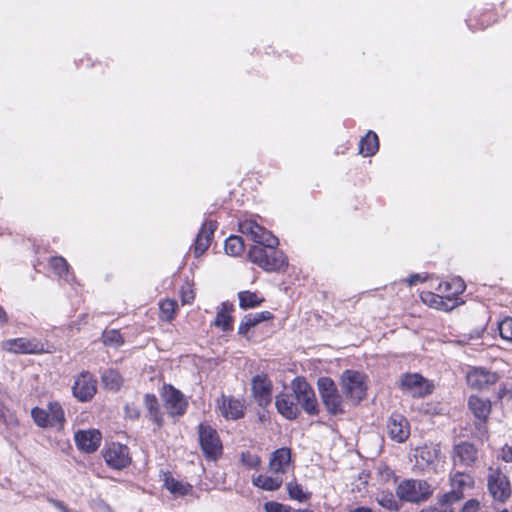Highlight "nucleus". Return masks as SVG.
Listing matches in <instances>:
<instances>
[{
	"instance_id": "42",
	"label": "nucleus",
	"mask_w": 512,
	"mask_h": 512,
	"mask_svg": "<svg viewBox=\"0 0 512 512\" xmlns=\"http://www.w3.org/2000/svg\"><path fill=\"white\" fill-rule=\"evenodd\" d=\"M240 461L248 469H258L261 465V458L250 451L241 452Z\"/></svg>"
},
{
	"instance_id": "8",
	"label": "nucleus",
	"mask_w": 512,
	"mask_h": 512,
	"mask_svg": "<svg viewBox=\"0 0 512 512\" xmlns=\"http://www.w3.org/2000/svg\"><path fill=\"white\" fill-rule=\"evenodd\" d=\"M318 390L324 407L330 415L345 413L343 396L331 378L321 377L318 380Z\"/></svg>"
},
{
	"instance_id": "21",
	"label": "nucleus",
	"mask_w": 512,
	"mask_h": 512,
	"mask_svg": "<svg viewBox=\"0 0 512 512\" xmlns=\"http://www.w3.org/2000/svg\"><path fill=\"white\" fill-rule=\"evenodd\" d=\"M239 232L252 240L255 244L262 242H274L275 236L253 219L241 220L238 224Z\"/></svg>"
},
{
	"instance_id": "30",
	"label": "nucleus",
	"mask_w": 512,
	"mask_h": 512,
	"mask_svg": "<svg viewBox=\"0 0 512 512\" xmlns=\"http://www.w3.org/2000/svg\"><path fill=\"white\" fill-rule=\"evenodd\" d=\"M274 318V315L270 311H261L255 314L245 315L238 327V333L246 336L251 328L255 327L261 322L270 321Z\"/></svg>"
},
{
	"instance_id": "4",
	"label": "nucleus",
	"mask_w": 512,
	"mask_h": 512,
	"mask_svg": "<svg viewBox=\"0 0 512 512\" xmlns=\"http://www.w3.org/2000/svg\"><path fill=\"white\" fill-rule=\"evenodd\" d=\"M341 390L353 405L360 404L367 396V376L357 370L346 369L340 377Z\"/></svg>"
},
{
	"instance_id": "55",
	"label": "nucleus",
	"mask_w": 512,
	"mask_h": 512,
	"mask_svg": "<svg viewBox=\"0 0 512 512\" xmlns=\"http://www.w3.org/2000/svg\"><path fill=\"white\" fill-rule=\"evenodd\" d=\"M290 512H314V511H313L312 509H309V508H303V509H296V510H295V509H293V508L291 507Z\"/></svg>"
},
{
	"instance_id": "36",
	"label": "nucleus",
	"mask_w": 512,
	"mask_h": 512,
	"mask_svg": "<svg viewBox=\"0 0 512 512\" xmlns=\"http://www.w3.org/2000/svg\"><path fill=\"white\" fill-rule=\"evenodd\" d=\"M239 307L243 310L252 309L260 306L264 301V297L259 296L256 292L249 290L240 291L238 293Z\"/></svg>"
},
{
	"instance_id": "32",
	"label": "nucleus",
	"mask_w": 512,
	"mask_h": 512,
	"mask_svg": "<svg viewBox=\"0 0 512 512\" xmlns=\"http://www.w3.org/2000/svg\"><path fill=\"white\" fill-rule=\"evenodd\" d=\"M420 298L423 303L428 305L431 308H435L443 311H451L454 309V304L449 303L444 298H442L441 293L431 292V291H422L420 293Z\"/></svg>"
},
{
	"instance_id": "41",
	"label": "nucleus",
	"mask_w": 512,
	"mask_h": 512,
	"mask_svg": "<svg viewBox=\"0 0 512 512\" xmlns=\"http://www.w3.org/2000/svg\"><path fill=\"white\" fill-rule=\"evenodd\" d=\"M124 337L119 330H105L102 334V343L105 346L118 348L124 344Z\"/></svg>"
},
{
	"instance_id": "31",
	"label": "nucleus",
	"mask_w": 512,
	"mask_h": 512,
	"mask_svg": "<svg viewBox=\"0 0 512 512\" xmlns=\"http://www.w3.org/2000/svg\"><path fill=\"white\" fill-rule=\"evenodd\" d=\"M283 481V477L276 473H271V475L259 474L252 477L253 485L265 491L280 489Z\"/></svg>"
},
{
	"instance_id": "45",
	"label": "nucleus",
	"mask_w": 512,
	"mask_h": 512,
	"mask_svg": "<svg viewBox=\"0 0 512 512\" xmlns=\"http://www.w3.org/2000/svg\"><path fill=\"white\" fill-rule=\"evenodd\" d=\"M263 507L265 512H290L291 510V506L277 501H268Z\"/></svg>"
},
{
	"instance_id": "14",
	"label": "nucleus",
	"mask_w": 512,
	"mask_h": 512,
	"mask_svg": "<svg viewBox=\"0 0 512 512\" xmlns=\"http://www.w3.org/2000/svg\"><path fill=\"white\" fill-rule=\"evenodd\" d=\"M479 459V449L469 441H460L452 448L451 460L454 466L474 467Z\"/></svg>"
},
{
	"instance_id": "52",
	"label": "nucleus",
	"mask_w": 512,
	"mask_h": 512,
	"mask_svg": "<svg viewBox=\"0 0 512 512\" xmlns=\"http://www.w3.org/2000/svg\"><path fill=\"white\" fill-rule=\"evenodd\" d=\"M50 503L55 508H57L60 512H70L69 509L67 508V506L62 501H59V500H56V499H51Z\"/></svg>"
},
{
	"instance_id": "53",
	"label": "nucleus",
	"mask_w": 512,
	"mask_h": 512,
	"mask_svg": "<svg viewBox=\"0 0 512 512\" xmlns=\"http://www.w3.org/2000/svg\"><path fill=\"white\" fill-rule=\"evenodd\" d=\"M8 323V315L6 311L0 306V325L3 326Z\"/></svg>"
},
{
	"instance_id": "18",
	"label": "nucleus",
	"mask_w": 512,
	"mask_h": 512,
	"mask_svg": "<svg viewBox=\"0 0 512 512\" xmlns=\"http://www.w3.org/2000/svg\"><path fill=\"white\" fill-rule=\"evenodd\" d=\"M465 289L466 284L461 277H452L441 281L436 288L444 300L454 304V308L462 303L460 296Z\"/></svg>"
},
{
	"instance_id": "24",
	"label": "nucleus",
	"mask_w": 512,
	"mask_h": 512,
	"mask_svg": "<svg viewBox=\"0 0 512 512\" xmlns=\"http://www.w3.org/2000/svg\"><path fill=\"white\" fill-rule=\"evenodd\" d=\"M292 462V450L289 447H281L273 451L269 457L268 469L270 473H276L283 477Z\"/></svg>"
},
{
	"instance_id": "25",
	"label": "nucleus",
	"mask_w": 512,
	"mask_h": 512,
	"mask_svg": "<svg viewBox=\"0 0 512 512\" xmlns=\"http://www.w3.org/2000/svg\"><path fill=\"white\" fill-rule=\"evenodd\" d=\"M143 403L146 409V417L154 424L153 430H161L165 425V417L158 398L153 393H146L143 397Z\"/></svg>"
},
{
	"instance_id": "49",
	"label": "nucleus",
	"mask_w": 512,
	"mask_h": 512,
	"mask_svg": "<svg viewBox=\"0 0 512 512\" xmlns=\"http://www.w3.org/2000/svg\"><path fill=\"white\" fill-rule=\"evenodd\" d=\"M480 510V503L476 499H470L467 502H465L464 506L462 507L461 512H479Z\"/></svg>"
},
{
	"instance_id": "44",
	"label": "nucleus",
	"mask_w": 512,
	"mask_h": 512,
	"mask_svg": "<svg viewBox=\"0 0 512 512\" xmlns=\"http://www.w3.org/2000/svg\"><path fill=\"white\" fill-rule=\"evenodd\" d=\"M501 338L508 342H512V317L504 318L498 325Z\"/></svg>"
},
{
	"instance_id": "29",
	"label": "nucleus",
	"mask_w": 512,
	"mask_h": 512,
	"mask_svg": "<svg viewBox=\"0 0 512 512\" xmlns=\"http://www.w3.org/2000/svg\"><path fill=\"white\" fill-rule=\"evenodd\" d=\"M496 20V13L492 9H485L483 11L471 14L466 20L467 25L473 31L484 30L491 26Z\"/></svg>"
},
{
	"instance_id": "28",
	"label": "nucleus",
	"mask_w": 512,
	"mask_h": 512,
	"mask_svg": "<svg viewBox=\"0 0 512 512\" xmlns=\"http://www.w3.org/2000/svg\"><path fill=\"white\" fill-rule=\"evenodd\" d=\"M496 373L482 368H474L467 374V383L475 389H484L497 382Z\"/></svg>"
},
{
	"instance_id": "46",
	"label": "nucleus",
	"mask_w": 512,
	"mask_h": 512,
	"mask_svg": "<svg viewBox=\"0 0 512 512\" xmlns=\"http://www.w3.org/2000/svg\"><path fill=\"white\" fill-rule=\"evenodd\" d=\"M419 512H454V509L449 503L441 502V496H439L437 499V506H428Z\"/></svg>"
},
{
	"instance_id": "43",
	"label": "nucleus",
	"mask_w": 512,
	"mask_h": 512,
	"mask_svg": "<svg viewBox=\"0 0 512 512\" xmlns=\"http://www.w3.org/2000/svg\"><path fill=\"white\" fill-rule=\"evenodd\" d=\"M180 299L183 305L192 304L195 300V291L193 284L185 282L180 288Z\"/></svg>"
},
{
	"instance_id": "23",
	"label": "nucleus",
	"mask_w": 512,
	"mask_h": 512,
	"mask_svg": "<svg viewBox=\"0 0 512 512\" xmlns=\"http://www.w3.org/2000/svg\"><path fill=\"white\" fill-rule=\"evenodd\" d=\"M468 408L477 420L475 426L480 428L487 423L492 411V404L488 398L473 394L468 398Z\"/></svg>"
},
{
	"instance_id": "5",
	"label": "nucleus",
	"mask_w": 512,
	"mask_h": 512,
	"mask_svg": "<svg viewBox=\"0 0 512 512\" xmlns=\"http://www.w3.org/2000/svg\"><path fill=\"white\" fill-rule=\"evenodd\" d=\"M434 493V488L424 479H404L396 486V494L402 502L422 503Z\"/></svg>"
},
{
	"instance_id": "19",
	"label": "nucleus",
	"mask_w": 512,
	"mask_h": 512,
	"mask_svg": "<svg viewBox=\"0 0 512 512\" xmlns=\"http://www.w3.org/2000/svg\"><path fill=\"white\" fill-rule=\"evenodd\" d=\"M75 444L81 452L91 454L98 450L102 442V433L98 429H81L74 434Z\"/></svg>"
},
{
	"instance_id": "11",
	"label": "nucleus",
	"mask_w": 512,
	"mask_h": 512,
	"mask_svg": "<svg viewBox=\"0 0 512 512\" xmlns=\"http://www.w3.org/2000/svg\"><path fill=\"white\" fill-rule=\"evenodd\" d=\"M1 350L13 354H42L48 352L45 344L36 338L18 337L0 343Z\"/></svg>"
},
{
	"instance_id": "33",
	"label": "nucleus",
	"mask_w": 512,
	"mask_h": 512,
	"mask_svg": "<svg viewBox=\"0 0 512 512\" xmlns=\"http://www.w3.org/2000/svg\"><path fill=\"white\" fill-rule=\"evenodd\" d=\"M233 311V305L223 303L221 310L216 314L213 322L214 326L220 328L224 332L233 330V317L231 312Z\"/></svg>"
},
{
	"instance_id": "10",
	"label": "nucleus",
	"mask_w": 512,
	"mask_h": 512,
	"mask_svg": "<svg viewBox=\"0 0 512 512\" xmlns=\"http://www.w3.org/2000/svg\"><path fill=\"white\" fill-rule=\"evenodd\" d=\"M106 465L112 470H123L132 463L130 448L119 442H108L101 451Z\"/></svg>"
},
{
	"instance_id": "3",
	"label": "nucleus",
	"mask_w": 512,
	"mask_h": 512,
	"mask_svg": "<svg viewBox=\"0 0 512 512\" xmlns=\"http://www.w3.org/2000/svg\"><path fill=\"white\" fill-rule=\"evenodd\" d=\"M197 435L203 457L212 462L220 460L224 454V446L217 429L208 421H202L197 425Z\"/></svg>"
},
{
	"instance_id": "35",
	"label": "nucleus",
	"mask_w": 512,
	"mask_h": 512,
	"mask_svg": "<svg viewBox=\"0 0 512 512\" xmlns=\"http://www.w3.org/2000/svg\"><path fill=\"white\" fill-rule=\"evenodd\" d=\"M376 500L381 507L389 511H399L402 507V500L390 490L379 491Z\"/></svg>"
},
{
	"instance_id": "27",
	"label": "nucleus",
	"mask_w": 512,
	"mask_h": 512,
	"mask_svg": "<svg viewBox=\"0 0 512 512\" xmlns=\"http://www.w3.org/2000/svg\"><path fill=\"white\" fill-rule=\"evenodd\" d=\"M162 480L163 487L176 498L194 494V488L190 483L174 478L170 471L163 473Z\"/></svg>"
},
{
	"instance_id": "39",
	"label": "nucleus",
	"mask_w": 512,
	"mask_h": 512,
	"mask_svg": "<svg viewBox=\"0 0 512 512\" xmlns=\"http://www.w3.org/2000/svg\"><path fill=\"white\" fill-rule=\"evenodd\" d=\"M225 252L231 256H239L245 250L244 240L241 236L231 235L225 240Z\"/></svg>"
},
{
	"instance_id": "37",
	"label": "nucleus",
	"mask_w": 512,
	"mask_h": 512,
	"mask_svg": "<svg viewBox=\"0 0 512 512\" xmlns=\"http://www.w3.org/2000/svg\"><path fill=\"white\" fill-rule=\"evenodd\" d=\"M177 302L174 299H164L159 304V318L164 322H171L176 316Z\"/></svg>"
},
{
	"instance_id": "47",
	"label": "nucleus",
	"mask_w": 512,
	"mask_h": 512,
	"mask_svg": "<svg viewBox=\"0 0 512 512\" xmlns=\"http://www.w3.org/2000/svg\"><path fill=\"white\" fill-rule=\"evenodd\" d=\"M124 413L131 420H137L141 416L140 407L135 403H127L124 407Z\"/></svg>"
},
{
	"instance_id": "48",
	"label": "nucleus",
	"mask_w": 512,
	"mask_h": 512,
	"mask_svg": "<svg viewBox=\"0 0 512 512\" xmlns=\"http://www.w3.org/2000/svg\"><path fill=\"white\" fill-rule=\"evenodd\" d=\"M499 458L505 463H512V445H503L500 449Z\"/></svg>"
},
{
	"instance_id": "22",
	"label": "nucleus",
	"mask_w": 512,
	"mask_h": 512,
	"mask_svg": "<svg viewBox=\"0 0 512 512\" xmlns=\"http://www.w3.org/2000/svg\"><path fill=\"white\" fill-rule=\"evenodd\" d=\"M387 432L391 440L404 443L410 436V424L402 414L394 412L387 420Z\"/></svg>"
},
{
	"instance_id": "56",
	"label": "nucleus",
	"mask_w": 512,
	"mask_h": 512,
	"mask_svg": "<svg viewBox=\"0 0 512 512\" xmlns=\"http://www.w3.org/2000/svg\"><path fill=\"white\" fill-rule=\"evenodd\" d=\"M4 416L2 410L0 409V417Z\"/></svg>"
},
{
	"instance_id": "2",
	"label": "nucleus",
	"mask_w": 512,
	"mask_h": 512,
	"mask_svg": "<svg viewBox=\"0 0 512 512\" xmlns=\"http://www.w3.org/2000/svg\"><path fill=\"white\" fill-rule=\"evenodd\" d=\"M279 240L254 244L248 251L249 260L268 272L280 271L288 266L284 253L277 248Z\"/></svg>"
},
{
	"instance_id": "38",
	"label": "nucleus",
	"mask_w": 512,
	"mask_h": 512,
	"mask_svg": "<svg viewBox=\"0 0 512 512\" xmlns=\"http://www.w3.org/2000/svg\"><path fill=\"white\" fill-rule=\"evenodd\" d=\"M102 382L105 388L118 391L123 385V377L114 369H109L102 375Z\"/></svg>"
},
{
	"instance_id": "15",
	"label": "nucleus",
	"mask_w": 512,
	"mask_h": 512,
	"mask_svg": "<svg viewBox=\"0 0 512 512\" xmlns=\"http://www.w3.org/2000/svg\"><path fill=\"white\" fill-rule=\"evenodd\" d=\"M97 393V380L88 371L79 373L72 386V394L79 402H88Z\"/></svg>"
},
{
	"instance_id": "6",
	"label": "nucleus",
	"mask_w": 512,
	"mask_h": 512,
	"mask_svg": "<svg viewBox=\"0 0 512 512\" xmlns=\"http://www.w3.org/2000/svg\"><path fill=\"white\" fill-rule=\"evenodd\" d=\"M31 417L34 423L43 429L56 428L62 430L66 423L64 409L58 401L48 402L47 409L38 406L33 407Z\"/></svg>"
},
{
	"instance_id": "40",
	"label": "nucleus",
	"mask_w": 512,
	"mask_h": 512,
	"mask_svg": "<svg viewBox=\"0 0 512 512\" xmlns=\"http://www.w3.org/2000/svg\"><path fill=\"white\" fill-rule=\"evenodd\" d=\"M286 488L288 496L292 500L305 502L311 498V492L304 491L302 485L296 481L288 482Z\"/></svg>"
},
{
	"instance_id": "20",
	"label": "nucleus",
	"mask_w": 512,
	"mask_h": 512,
	"mask_svg": "<svg viewBox=\"0 0 512 512\" xmlns=\"http://www.w3.org/2000/svg\"><path fill=\"white\" fill-rule=\"evenodd\" d=\"M217 226L216 221L209 220L205 221L200 227L194 243L190 247L196 258L202 256L210 247Z\"/></svg>"
},
{
	"instance_id": "26",
	"label": "nucleus",
	"mask_w": 512,
	"mask_h": 512,
	"mask_svg": "<svg viewBox=\"0 0 512 512\" xmlns=\"http://www.w3.org/2000/svg\"><path fill=\"white\" fill-rule=\"evenodd\" d=\"M49 269L57 276L59 281L72 284L76 281V275L71 265L62 256H51L47 261Z\"/></svg>"
},
{
	"instance_id": "1",
	"label": "nucleus",
	"mask_w": 512,
	"mask_h": 512,
	"mask_svg": "<svg viewBox=\"0 0 512 512\" xmlns=\"http://www.w3.org/2000/svg\"><path fill=\"white\" fill-rule=\"evenodd\" d=\"M291 391H282L275 398L277 412L287 420L299 417L300 407L310 416L319 414V404L313 387L305 377L297 376L291 381Z\"/></svg>"
},
{
	"instance_id": "51",
	"label": "nucleus",
	"mask_w": 512,
	"mask_h": 512,
	"mask_svg": "<svg viewBox=\"0 0 512 512\" xmlns=\"http://www.w3.org/2000/svg\"><path fill=\"white\" fill-rule=\"evenodd\" d=\"M427 277L426 276H422L420 274H412L410 275L407 279H406V283L409 285V286H414L416 285L417 283L419 282H424L426 281Z\"/></svg>"
},
{
	"instance_id": "7",
	"label": "nucleus",
	"mask_w": 512,
	"mask_h": 512,
	"mask_svg": "<svg viewBox=\"0 0 512 512\" xmlns=\"http://www.w3.org/2000/svg\"><path fill=\"white\" fill-rule=\"evenodd\" d=\"M487 490L493 501L499 504H505L511 498V481L501 468H488Z\"/></svg>"
},
{
	"instance_id": "16",
	"label": "nucleus",
	"mask_w": 512,
	"mask_h": 512,
	"mask_svg": "<svg viewBox=\"0 0 512 512\" xmlns=\"http://www.w3.org/2000/svg\"><path fill=\"white\" fill-rule=\"evenodd\" d=\"M217 407L220 414L226 420H239L245 416L246 405L242 398H236L234 396L221 395L217 399Z\"/></svg>"
},
{
	"instance_id": "54",
	"label": "nucleus",
	"mask_w": 512,
	"mask_h": 512,
	"mask_svg": "<svg viewBox=\"0 0 512 512\" xmlns=\"http://www.w3.org/2000/svg\"><path fill=\"white\" fill-rule=\"evenodd\" d=\"M349 512H381V511H374L370 507H367V506H359V507H356V508L350 510Z\"/></svg>"
},
{
	"instance_id": "13",
	"label": "nucleus",
	"mask_w": 512,
	"mask_h": 512,
	"mask_svg": "<svg viewBox=\"0 0 512 512\" xmlns=\"http://www.w3.org/2000/svg\"><path fill=\"white\" fill-rule=\"evenodd\" d=\"M273 382L266 373L251 379V395L259 407L265 408L272 402Z\"/></svg>"
},
{
	"instance_id": "50",
	"label": "nucleus",
	"mask_w": 512,
	"mask_h": 512,
	"mask_svg": "<svg viewBox=\"0 0 512 512\" xmlns=\"http://www.w3.org/2000/svg\"><path fill=\"white\" fill-rule=\"evenodd\" d=\"M382 474L386 481H392L393 484L398 482L399 477L389 467H385L382 471Z\"/></svg>"
},
{
	"instance_id": "17",
	"label": "nucleus",
	"mask_w": 512,
	"mask_h": 512,
	"mask_svg": "<svg viewBox=\"0 0 512 512\" xmlns=\"http://www.w3.org/2000/svg\"><path fill=\"white\" fill-rule=\"evenodd\" d=\"M400 388L414 397H424L433 391V385L418 373L404 374L400 380Z\"/></svg>"
},
{
	"instance_id": "9",
	"label": "nucleus",
	"mask_w": 512,
	"mask_h": 512,
	"mask_svg": "<svg viewBox=\"0 0 512 512\" xmlns=\"http://www.w3.org/2000/svg\"><path fill=\"white\" fill-rule=\"evenodd\" d=\"M449 485L451 489L441 495V502L449 503L452 506L465 498L466 489L474 488L475 480L469 473L455 471L449 475Z\"/></svg>"
},
{
	"instance_id": "34",
	"label": "nucleus",
	"mask_w": 512,
	"mask_h": 512,
	"mask_svg": "<svg viewBox=\"0 0 512 512\" xmlns=\"http://www.w3.org/2000/svg\"><path fill=\"white\" fill-rule=\"evenodd\" d=\"M379 150L377 134L369 130L359 141V153L364 157L373 156Z\"/></svg>"
},
{
	"instance_id": "12",
	"label": "nucleus",
	"mask_w": 512,
	"mask_h": 512,
	"mask_svg": "<svg viewBox=\"0 0 512 512\" xmlns=\"http://www.w3.org/2000/svg\"><path fill=\"white\" fill-rule=\"evenodd\" d=\"M163 400L164 406L169 416L181 417L183 416L189 406L188 400L183 393L171 384L163 385Z\"/></svg>"
}]
</instances>
